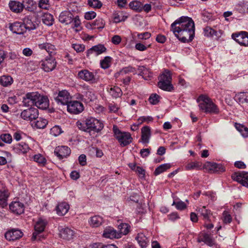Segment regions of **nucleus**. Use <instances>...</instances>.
Wrapping results in <instances>:
<instances>
[{
    "instance_id": "obj_1",
    "label": "nucleus",
    "mask_w": 248,
    "mask_h": 248,
    "mask_svg": "<svg viewBox=\"0 0 248 248\" xmlns=\"http://www.w3.org/2000/svg\"><path fill=\"white\" fill-rule=\"evenodd\" d=\"M170 28L175 36L183 43L190 42L194 38L195 24L191 18L182 16L171 24Z\"/></svg>"
},
{
    "instance_id": "obj_2",
    "label": "nucleus",
    "mask_w": 248,
    "mask_h": 248,
    "mask_svg": "<svg viewBox=\"0 0 248 248\" xmlns=\"http://www.w3.org/2000/svg\"><path fill=\"white\" fill-rule=\"evenodd\" d=\"M77 125L80 130L89 133L92 132L98 133L104 127V124L100 121L93 117L78 121Z\"/></svg>"
},
{
    "instance_id": "obj_3",
    "label": "nucleus",
    "mask_w": 248,
    "mask_h": 248,
    "mask_svg": "<svg viewBox=\"0 0 248 248\" xmlns=\"http://www.w3.org/2000/svg\"><path fill=\"white\" fill-rule=\"evenodd\" d=\"M197 101L199 103V107L202 111L209 114H217L219 109L208 96L202 94L199 96Z\"/></svg>"
},
{
    "instance_id": "obj_4",
    "label": "nucleus",
    "mask_w": 248,
    "mask_h": 248,
    "mask_svg": "<svg viewBox=\"0 0 248 248\" xmlns=\"http://www.w3.org/2000/svg\"><path fill=\"white\" fill-rule=\"evenodd\" d=\"M113 132L121 146H126L132 142L133 139L130 133L120 130L116 125H113Z\"/></svg>"
},
{
    "instance_id": "obj_5",
    "label": "nucleus",
    "mask_w": 248,
    "mask_h": 248,
    "mask_svg": "<svg viewBox=\"0 0 248 248\" xmlns=\"http://www.w3.org/2000/svg\"><path fill=\"white\" fill-rule=\"evenodd\" d=\"M158 86L160 89L168 92H170L173 90V87L171 84V76L169 71L166 70L160 75Z\"/></svg>"
},
{
    "instance_id": "obj_6",
    "label": "nucleus",
    "mask_w": 248,
    "mask_h": 248,
    "mask_svg": "<svg viewBox=\"0 0 248 248\" xmlns=\"http://www.w3.org/2000/svg\"><path fill=\"white\" fill-rule=\"evenodd\" d=\"M47 221L46 220L39 219L34 225V232L32 233V240H40L41 237V233L44 232Z\"/></svg>"
},
{
    "instance_id": "obj_7",
    "label": "nucleus",
    "mask_w": 248,
    "mask_h": 248,
    "mask_svg": "<svg viewBox=\"0 0 248 248\" xmlns=\"http://www.w3.org/2000/svg\"><path fill=\"white\" fill-rule=\"evenodd\" d=\"M38 110L36 108L31 107L24 110L21 113V117L25 120L32 121L38 118Z\"/></svg>"
},
{
    "instance_id": "obj_8",
    "label": "nucleus",
    "mask_w": 248,
    "mask_h": 248,
    "mask_svg": "<svg viewBox=\"0 0 248 248\" xmlns=\"http://www.w3.org/2000/svg\"><path fill=\"white\" fill-rule=\"evenodd\" d=\"M54 99L58 105H67L71 99V96L67 91L62 90L54 97Z\"/></svg>"
},
{
    "instance_id": "obj_9",
    "label": "nucleus",
    "mask_w": 248,
    "mask_h": 248,
    "mask_svg": "<svg viewBox=\"0 0 248 248\" xmlns=\"http://www.w3.org/2000/svg\"><path fill=\"white\" fill-rule=\"evenodd\" d=\"M232 178L243 186L248 188V172L246 171H239L232 174Z\"/></svg>"
},
{
    "instance_id": "obj_10",
    "label": "nucleus",
    "mask_w": 248,
    "mask_h": 248,
    "mask_svg": "<svg viewBox=\"0 0 248 248\" xmlns=\"http://www.w3.org/2000/svg\"><path fill=\"white\" fill-rule=\"evenodd\" d=\"M38 93L32 92L27 93L23 99V105L27 107L35 106L36 101L38 98Z\"/></svg>"
},
{
    "instance_id": "obj_11",
    "label": "nucleus",
    "mask_w": 248,
    "mask_h": 248,
    "mask_svg": "<svg viewBox=\"0 0 248 248\" xmlns=\"http://www.w3.org/2000/svg\"><path fill=\"white\" fill-rule=\"evenodd\" d=\"M67 111L71 113L78 114L84 109L83 104L78 101H70L67 105Z\"/></svg>"
},
{
    "instance_id": "obj_12",
    "label": "nucleus",
    "mask_w": 248,
    "mask_h": 248,
    "mask_svg": "<svg viewBox=\"0 0 248 248\" xmlns=\"http://www.w3.org/2000/svg\"><path fill=\"white\" fill-rule=\"evenodd\" d=\"M42 68L46 72L52 71L56 66L55 59L52 57L46 58L41 62Z\"/></svg>"
},
{
    "instance_id": "obj_13",
    "label": "nucleus",
    "mask_w": 248,
    "mask_h": 248,
    "mask_svg": "<svg viewBox=\"0 0 248 248\" xmlns=\"http://www.w3.org/2000/svg\"><path fill=\"white\" fill-rule=\"evenodd\" d=\"M23 25L25 26V31L33 30L37 28L38 26L35 17L32 16H28L23 19Z\"/></svg>"
},
{
    "instance_id": "obj_14",
    "label": "nucleus",
    "mask_w": 248,
    "mask_h": 248,
    "mask_svg": "<svg viewBox=\"0 0 248 248\" xmlns=\"http://www.w3.org/2000/svg\"><path fill=\"white\" fill-rule=\"evenodd\" d=\"M204 168L212 172L220 173L225 170L222 165L214 162H206L204 164Z\"/></svg>"
},
{
    "instance_id": "obj_15",
    "label": "nucleus",
    "mask_w": 248,
    "mask_h": 248,
    "mask_svg": "<svg viewBox=\"0 0 248 248\" xmlns=\"http://www.w3.org/2000/svg\"><path fill=\"white\" fill-rule=\"evenodd\" d=\"M106 50L107 48L103 45L98 44L92 46L88 49L86 52V56L87 57H89L92 55L98 56L106 52Z\"/></svg>"
},
{
    "instance_id": "obj_16",
    "label": "nucleus",
    "mask_w": 248,
    "mask_h": 248,
    "mask_svg": "<svg viewBox=\"0 0 248 248\" xmlns=\"http://www.w3.org/2000/svg\"><path fill=\"white\" fill-rule=\"evenodd\" d=\"M22 235L23 232L20 230L13 229L5 233V237L9 241H14L19 239Z\"/></svg>"
},
{
    "instance_id": "obj_17",
    "label": "nucleus",
    "mask_w": 248,
    "mask_h": 248,
    "mask_svg": "<svg viewBox=\"0 0 248 248\" xmlns=\"http://www.w3.org/2000/svg\"><path fill=\"white\" fill-rule=\"evenodd\" d=\"M10 211L16 215H20L24 212V205L23 203L19 201H14L9 205Z\"/></svg>"
},
{
    "instance_id": "obj_18",
    "label": "nucleus",
    "mask_w": 248,
    "mask_h": 248,
    "mask_svg": "<svg viewBox=\"0 0 248 248\" xmlns=\"http://www.w3.org/2000/svg\"><path fill=\"white\" fill-rule=\"evenodd\" d=\"M59 235L61 238L69 241L74 238L75 232L70 228H64L60 229Z\"/></svg>"
},
{
    "instance_id": "obj_19",
    "label": "nucleus",
    "mask_w": 248,
    "mask_h": 248,
    "mask_svg": "<svg viewBox=\"0 0 248 248\" xmlns=\"http://www.w3.org/2000/svg\"><path fill=\"white\" fill-rule=\"evenodd\" d=\"M78 76L80 79L88 82L91 81L93 82L95 80L94 74L86 69L79 71Z\"/></svg>"
},
{
    "instance_id": "obj_20",
    "label": "nucleus",
    "mask_w": 248,
    "mask_h": 248,
    "mask_svg": "<svg viewBox=\"0 0 248 248\" xmlns=\"http://www.w3.org/2000/svg\"><path fill=\"white\" fill-rule=\"evenodd\" d=\"M30 148L29 145L24 142H21L19 143L14 144L13 146V151L16 154H25L29 150Z\"/></svg>"
},
{
    "instance_id": "obj_21",
    "label": "nucleus",
    "mask_w": 248,
    "mask_h": 248,
    "mask_svg": "<svg viewBox=\"0 0 248 248\" xmlns=\"http://www.w3.org/2000/svg\"><path fill=\"white\" fill-rule=\"evenodd\" d=\"M73 17V14L70 12L65 11L60 14L59 20L62 24L68 25L72 22Z\"/></svg>"
},
{
    "instance_id": "obj_22",
    "label": "nucleus",
    "mask_w": 248,
    "mask_h": 248,
    "mask_svg": "<svg viewBox=\"0 0 248 248\" xmlns=\"http://www.w3.org/2000/svg\"><path fill=\"white\" fill-rule=\"evenodd\" d=\"M54 153L60 159H62L70 154L71 150L67 146H58L55 148Z\"/></svg>"
},
{
    "instance_id": "obj_23",
    "label": "nucleus",
    "mask_w": 248,
    "mask_h": 248,
    "mask_svg": "<svg viewBox=\"0 0 248 248\" xmlns=\"http://www.w3.org/2000/svg\"><path fill=\"white\" fill-rule=\"evenodd\" d=\"M9 29L13 33L17 34H22L26 31L23 23L19 22L10 23Z\"/></svg>"
},
{
    "instance_id": "obj_24",
    "label": "nucleus",
    "mask_w": 248,
    "mask_h": 248,
    "mask_svg": "<svg viewBox=\"0 0 248 248\" xmlns=\"http://www.w3.org/2000/svg\"><path fill=\"white\" fill-rule=\"evenodd\" d=\"M103 236L109 239L120 238V233L110 226L107 227L105 228L103 233Z\"/></svg>"
},
{
    "instance_id": "obj_25",
    "label": "nucleus",
    "mask_w": 248,
    "mask_h": 248,
    "mask_svg": "<svg viewBox=\"0 0 248 248\" xmlns=\"http://www.w3.org/2000/svg\"><path fill=\"white\" fill-rule=\"evenodd\" d=\"M38 99H36L35 106L37 108L45 109L49 106V101L46 96H41L38 93Z\"/></svg>"
},
{
    "instance_id": "obj_26",
    "label": "nucleus",
    "mask_w": 248,
    "mask_h": 248,
    "mask_svg": "<svg viewBox=\"0 0 248 248\" xmlns=\"http://www.w3.org/2000/svg\"><path fill=\"white\" fill-rule=\"evenodd\" d=\"M197 242L198 243L203 242L205 244L210 247L213 246L215 244L214 240L211 235L205 233H203L199 235Z\"/></svg>"
},
{
    "instance_id": "obj_27",
    "label": "nucleus",
    "mask_w": 248,
    "mask_h": 248,
    "mask_svg": "<svg viewBox=\"0 0 248 248\" xmlns=\"http://www.w3.org/2000/svg\"><path fill=\"white\" fill-rule=\"evenodd\" d=\"M96 95L94 92L91 90H88L82 92L80 98L82 101L88 103L93 101L96 99Z\"/></svg>"
},
{
    "instance_id": "obj_28",
    "label": "nucleus",
    "mask_w": 248,
    "mask_h": 248,
    "mask_svg": "<svg viewBox=\"0 0 248 248\" xmlns=\"http://www.w3.org/2000/svg\"><path fill=\"white\" fill-rule=\"evenodd\" d=\"M234 35L233 34V36ZM234 40L240 45L248 46V33L246 32H242L239 34H235Z\"/></svg>"
},
{
    "instance_id": "obj_29",
    "label": "nucleus",
    "mask_w": 248,
    "mask_h": 248,
    "mask_svg": "<svg viewBox=\"0 0 248 248\" xmlns=\"http://www.w3.org/2000/svg\"><path fill=\"white\" fill-rule=\"evenodd\" d=\"M151 129L148 126H143L141 128V141L143 143L147 144L151 137Z\"/></svg>"
},
{
    "instance_id": "obj_30",
    "label": "nucleus",
    "mask_w": 248,
    "mask_h": 248,
    "mask_svg": "<svg viewBox=\"0 0 248 248\" xmlns=\"http://www.w3.org/2000/svg\"><path fill=\"white\" fill-rule=\"evenodd\" d=\"M9 7L12 12L16 13L21 12L24 8V5L22 3L15 0L10 1L9 3Z\"/></svg>"
},
{
    "instance_id": "obj_31",
    "label": "nucleus",
    "mask_w": 248,
    "mask_h": 248,
    "mask_svg": "<svg viewBox=\"0 0 248 248\" xmlns=\"http://www.w3.org/2000/svg\"><path fill=\"white\" fill-rule=\"evenodd\" d=\"M69 209V205L65 202H62L59 203L56 208L57 213L59 216L64 215L67 213Z\"/></svg>"
},
{
    "instance_id": "obj_32",
    "label": "nucleus",
    "mask_w": 248,
    "mask_h": 248,
    "mask_svg": "<svg viewBox=\"0 0 248 248\" xmlns=\"http://www.w3.org/2000/svg\"><path fill=\"white\" fill-rule=\"evenodd\" d=\"M110 95L113 98H117L120 97L123 92L121 88L118 86H111L107 89Z\"/></svg>"
},
{
    "instance_id": "obj_33",
    "label": "nucleus",
    "mask_w": 248,
    "mask_h": 248,
    "mask_svg": "<svg viewBox=\"0 0 248 248\" xmlns=\"http://www.w3.org/2000/svg\"><path fill=\"white\" fill-rule=\"evenodd\" d=\"M198 214H200V216L203 217V219L205 220H209L210 217L212 215L211 211L206 209V206H203L202 207H198L196 210Z\"/></svg>"
},
{
    "instance_id": "obj_34",
    "label": "nucleus",
    "mask_w": 248,
    "mask_h": 248,
    "mask_svg": "<svg viewBox=\"0 0 248 248\" xmlns=\"http://www.w3.org/2000/svg\"><path fill=\"white\" fill-rule=\"evenodd\" d=\"M104 221L103 218L99 216H94L91 217L89 223L92 227H98L102 225Z\"/></svg>"
},
{
    "instance_id": "obj_35",
    "label": "nucleus",
    "mask_w": 248,
    "mask_h": 248,
    "mask_svg": "<svg viewBox=\"0 0 248 248\" xmlns=\"http://www.w3.org/2000/svg\"><path fill=\"white\" fill-rule=\"evenodd\" d=\"M136 239L141 248H145L147 247L148 240L143 233H138L136 237Z\"/></svg>"
},
{
    "instance_id": "obj_36",
    "label": "nucleus",
    "mask_w": 248,
    "mask_h": 248,
    "mask_svg": "<svg viewBox=\"0 0 248 248\" xmlns=\"http://www.w3.org/2000/svg\"><path fill=\"white\" fill-rule=\"evenodd\" d=\"M39 48L45 49L50 55H53L55 53V47L49 43H44L39 45Z\"/></svg>"
},
{
    "instance_id": "obj_37",
    "label": "nucleus",
    "mask_w": 248,
    "mask_h": 248,
    "mask_svg": "<svg viewBox=\"0 0 248 248\" xmlns=\"http://www.w3.org/2000/svg\"><path fill=\"white\" fill-rule=\"evenodd\" d=\"M9 197V192L6 189L0 190V206L4 207L7 205V199Z\"/></svg>"
},
{
    "instance_id": "obj_38",
    "label": "nucleus",
    "mask_w": 248,
    "mask_h": 248,
    "mask_svg": "<svg viewBox=\"0 0 248 248\" xmlns=\"http://www.w3.org/2000/svg\"><path fill=\"white\" fill-rule=\"evenodd\" d=\"M36 121L32 123L31 125L37 128H44L47 124V121L46 119L41 117L36 118Z\"/></svg>"
},
{
    "instance_id": "obj_39",
    "label": "nucleus",
    "mask_w": 248,
    "mask_h": 248,
    "mask_svg": "<svg viewBox=\"0 0 248 248\" xmlns=\"http://www.w3.org/2000/svg\"><path fill=\"white\" fill-rule=\"evenodd\" d=\"M54 21L53 16L49 13H45L42 17L43 22L47 26H50L52 25Z\"/></svg>"
},
{
    "instance_id": "obj_40",
    "label": "nucleus",
    "mask_w": 248,
    "mask_h": 248,
    "mask_svg": "<svg viewBox=\"0 0 248 248\" xmlns=\"http://www.w3.org/2000/svg\"><path fill=\"white\" fill-rule=\"evenodd\" d=\"M130 226L126 223H121L118 225L119 232H117L120 233V237L122 235H126L129 232Z\"/></svg>"
},
{
    "instance_id": "obj_41",
    "label": "nucleus",
    "mask_w": 248,
    "mask_h": 248,
    "mask_svg": "<svg viewBox=\"0 0 248 248\" xmlns=\"http://www.w3.org/2000/svg\"><path fill=\"white\" fill-rule=\"evenodd\" d=\"M171 166V165L170 163L162 164L155 169L154 171V174L155 175H158L170 168Z\"/></svg>"
},
{
    "instance_id": "obj_42",
    "label": "nucleus",
    "mask_w": 248,
    "mask_h": 248,
    "mask_svg": "<svg viewBox=\"0 0 248 248\" xmlns=\"http://www.w3.org/2000/svg\"><path fill=\"white\" fill-rule=\"evenodd\" d=\"M13 82V79L10 76H3L0 78V84L3 86H8Z\"/></svg>"
},
{
    "instance_id": "obj_43",
    "label": "nucleus",
    "mask_w": 248,
    "mask_h": 248,
    "mask_svg": "<svg viewBox=\"0 0 248 248\" xmlns=\"http://www.w3.org/2000/svg\"><path fill=\"white\" fill-rule=\"evenodd\" d=\"M33 161L37 162L39 165L44 166L46 163V158L41 154H38L33 156Z\"/></svg>"
},
{
    "instance_id": "obj_44",
    "label": "nucleus",
    "mask_w": 248,
    "mask_h": 248,
    "mask_svg": "<svg viewBox=\"0 0 248 248\" xmlns=\"http://www.w3.org/2000/svg\"><path fill=\"white\" fill-rule=\"evenodd\" d=\"M129 6L131 9L138 12H140L143 10V4L139 1L130 2Z\"/></svg>"
},
{
    "instance_id": "obj_45",
    "label": "nucleus",
    "mask_w": 248,
    "mask_h": 248,
    "mask_svg": "<svg viewBox=\"0 0 248 248\" xmlns=\"http://www.w3.org/2000/svg\"><path fill=\"white\" fill-rule=\"evenodd\" d=\"M127 18V16L121 12L115 13L113 14V20L115 23H119L125 21Z\"/></svg>"
},
{
    "instance_id": "obj_46",
    "label": "nucleus",
    "mask_w": 248,
    "mask_h": 248,
    "mask_svg": "<svg viewBox=\"0 0 248 248\" xmlns=\"http://www.w3.org/2000/svg\"><path fill=\"white\" fill-rule=\"evenodd\" d=\"M237 100L240 103H248V93H239L236 95Z\"/></svg>"
},
{
    "instance_id": "obj_47",
    "label": "nucleus",
    "mask_w": 248,
    "mask_h": 248,
    "mask_svg": "<svg viewBox=\"0 0 248 248\" xmlns=\"http://www.w3.org/2000/svg\"><path fill=\"white\" fill-rule=\"evenodd\" d=\"M71 24H72V27L75 29L76 31L78 32L81 30V22L78 16L73 17V21Z\"/></svg>"
},
{
    "instance_id": "obj_48",
    "label": "nucleus",
    "mask_w": 248,
    "mask_h": 248,
    "mask_svg": "<svg viewBox=\"0 0 248 248\" xmlns=\"http://www.w3.org/2000/svg\"><path fill=\"white\" fill-rule=\"evenodd\" d=\"M111 61V58L110 57H105L104 59L100 62L101 67L104 69L108 68L110 65Z\"/></svg>"
},
{
    "instance_id": "obj_49",
    "label": "nucleus",
    "mask_w": 248,
    "mask_h": 248,
    "mask_svg": "<svg viewBox=\"0 0 248 248\" xmlns=\"http://www.w3.org/2000/svg\"><path fill=\"white\" fill-rule=\"evenodd\" d=\"M235 127L243 137H247L248 136V128L247 127L239 124H236Z\"/></svg>"
},
{
    "instance_id": "obj_50",
    "label": "nucleus",
    "mask_w": 248,
    "mask_h": 248,
    "mask_svg": "<svg viewBox=\"0 0 248 248\" xmlns=\"http://www.w3.org/2000/svg\"><path fill=\"white\" fill-rule=\"evenodd\" d=\"M202 164L199 162H192L188 163L186 166V170H192L194 169H198L201 167Z\"/></svg>"
},
{
    "instance_id": "obj_51",
    "label": "nucleus",
    "mask_w": 248,
    "mask_h": 248,
    "mask_svg": "<svg viewBox=\"0 0 248 248\" xmlns=\"http://www.w3.org/2000/svg\"><path fill=\"white\" fill-rule=\"evenodd\" d=\"M140 70L141 71V75L145 79L148 80L152 77V74L145 67H141Z\"/></svg>"
},
{
    "instance_id": "obj_52",
    "label": "nucleus",
    "mask_w": 248,
    "mask_h": 248,
    "mask_svg": "<svg viewBox=\"0 0 248 248\" xmlns=\"http://www.w3.org/2000/svg\"><path fill=\"white\" fill-rule=\"evenodd\" d=\"M88 4L93 8H100L102 6V2L99 0H88Z\"/></svg>"
},
{
    "instance_id": "obj_53",
    "label": "nucleus",
    "mask_w": 248,
    "mask_h": 248,
    "mask_svg": "<svg viewBox=\"0 0 248 248\" xmlns=\"http://www.w3.org/2000/svg\"><path fill=\"white\" fill-rule=\"evenodd\" d=\"M38 4L40 8L45 10L49 9L50 7L48 0H39Z\"/></svg>"
},
{
    "instance_id": "obj_54",
    "label": "nucleus",
    "mask_w": 248,
    "mask_h": 248,
    "mask_svg": "<svg viewBox=\"0 0 248 248\" xmlns=\"http://www.w3.org/2000/svg\"><path fill=\"white\" fill-rule=\"evenodd\" d=\"M129 73H133L134 74H135L136 73L135 68L132 66L125 67L123 68L119 72V74L120 75L123 76Z\"/></svg>"
},
{
    "instance_id": "obj_55",
    "label": "nucleus",
    "mask_w": 248,
    "mask_h": 248,
    "mask_svg": "<svg viewBox=\"0 0 248 248\" xmlns=\"http://www.w3.org/2000/svg\"><path fill=\"white\" fill-rule=\"evenodd\" d=\"M204 34L207 37H212L217 35V31L209 27H206L204 29Z\"/></svg>"
},
{
    "instance_id": "obj_56",
    "label": "nucleus",
    "mask_w": 248,
    "mask_h": 248,
    "mask_svg": "<svg viewBox=\"0 0 248 248\" xmlns=\"http://www.w3.org/2000/svg\"><path fill=\"white\" fill-rule=\"evenodd\" d=\"M1 140L6 143H11L12 141V137L10 134H2L0 136Z\"/></svg>"
},
{
    "instance_id": "obj_57",
    "label": "nucleus",
    "mask_w": 248,
    "mask_h": 248,
    "mask_svg": "<svg viewBox=\"0 0 248 248\" xmlns=\"http://www.w3.org/2000/svg\"><path fill=\"white\" fill-rule=\"evenodd\" d=\"M72 48L78 53H80L84 51L85 46L83 44H73L72 45Z\"/></svg>"
},
{
    "instance_id": "obj_58",
    "label": "nucleus",
    "mask_w": 248,
    "mask_h": 248,
    "mask_svg": "<svg viewBox=\"0 0 248 248\" xmlns=\"http://www.w3.org/2000/svg\"><path fill=\"white\" fill-rule=\"evenodd\" d=\"M62 130L61 128L58 125H55L50 129V133L54 136H57L61 134Z\"/></svg>"
},
{
    "instance_id": "obj_59",
    "label": "nucleus",
    "mask_w": 248,
    "mask_h": 248,
    "mask_svg": "<svg viewBox=\"0 0 248 248\" xmlns=\"http://www.w3.org/2000/svg\"><path fill=\"white\" fill-rule=\"evenodd\" d=\"M172 205H175L176 208L178 210H184L186 207V204L184 202H182V201H180L178 202H173Z\"/></svg>"
},
{
    "instance_id": "obj_60",
    "label": "nucleus",
    "mask_w": 248,
    "mask_h": 248,
    "mask_svg": "<svg viewBox=\"0 0 248 248\" xmlns=\"http://www.w3.org/2000/svg\"><path fill=\"white\" fill-rule=\"evenodd\" d=\"M222 216L223 218V222L225 223H230L232 221V217L227 211H224L223 213Z\"/></svg>"
},
{
    "instance_id": "obj_61",
    "label": "nucleus",
    "mask_w": 248,
    "mask_h": 248,
    "mask_svg": "<svg viewBox=\"0 0 248 248\" xmlns=\"http://www.w3.org/2000/svg\"><path fill=\"white\" fill-rule=\"evenodd\" d=\"M159 98L157 94H152L149 98V101L151 104L155 105L159 102Z\"/></svg>"
},
{
    "instance_id": "obj_62",
    "label": "nucleus",
    "mask_w": 248,
    "mask_h": 248,
    "mask_svg": "<svg viewBox=\"0 0 248 248\" xmlns=\"http://www.w3.org/2000/svg\"><path fill=\"white\" fill-rule=\"evenodd\" d=\"M108 109L110 112L116 113L119 109L118 106L114 103H110L108 104Z\"/></svg>"
},
{
    "instance_id": "obj_63",
    "label": "nucleus",
    "mask_w": 248,
    "mask_h": 248,
    "mask_svg": "<svg viewBox=\"0 0 248 248\" xmlns=\"http://www.w3.org/2000/svg\"><path fill=\"white\" fill-rule=\"evenodd\" d=\"M93 24L96 27L97 29H103L105 26V23L102 19L96 20L93 22Z\"/></svg>"
},
{
    "instance_id": "obj_64",
    "label": "nucleus",
    "mask_w": 248,
    "mask_h": 248,
    "mask_svg": "<svg viewBox=\"0 0 248 248\" xmlns=\"http://www.w3.org/2000/svg\"><path fill=\"white\" fill-rule=\"evenodd\" d=\"M96 13L93 11L88 12L85 13L84 17L87 20H91L96 16Z\"/></svg>"
}]
</instances>
